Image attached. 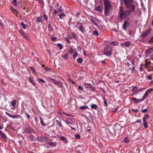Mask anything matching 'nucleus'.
<instances>
[{"mask_svg":"<svg viewBox=\"0 0 153 153\" xmlns=\"http://www.w3.org/2000/svg\"><path fill=\"white\" fill-rule=\"evenodd\" d=\"M56 142H54V143L50 142L49 143V144L52 147H54L56 146Z\"/></svg>","mask_w":153,"mask_h":153,"instance_id":"17","label":"nucleus"},{"mask_svg":"<svg viewBox=\"0 0 153 153\" xmlns=\"http://www.w3.org/2000/svg\"><path fill=\"white\" fill-rule=\"evenodd\" d=\"M149 43H151L153 42V36L152 37L151 39L149 40Z\"/></svg>","mask_w":153,"mask_h":153,"instance_id":"56","label":"nucleus"},{"mask_svg":"<svg viewBox=\"0 0 153 153\" xmlns=\"http://www.w3.org/2000/svg\"><path fill=\"white\" fill-rule=\"evenodd\" d=\"M77 53L76 52L73 54V56L74 58H75L77 56Z\"/></svg>","mask_w":153,"mask_h":153,"instance_id":"42","label":"nucleus"},{"mask_svg":"<svg viewBox=\"0 0 153 153\" xmlns=\"http://www.w3.org/2000/svg\"><path fill=\"white\" fill-rule=\"evenodd\" d=\"M38 81H40L42 82H43V83L45 82V81L44 80H43V79H39Z\"/></svg>","mask_w":153,"mask_h":153,"instance_id":"58","label":"nucleus"},{"mask_svg":"<svg viewBox=\"0 0 153 153\" xmlns=\"http://www.w3.org/2000/svg\"><path fill=\"white\" fill-rule=\"evenodd\" d=\"M147 34L145 32H144L143 33V34H142L141 35V36H142L143 37V38H144L146 36H147Z\"/></svg>","mask_w":153,"mask_h":153,"instance_id":"51","label":"nucleus"},{"mask_svg":"<svg viewBox=\"0 0 153 153\" xmlns=\"http://www.w3.org/2000/svg\"><path fill=\"white\" fill-rule=\"evenodd\" d=\"M130 14V10H125L124 7L122 6L120 7L118 17L120 20H122L125 19H129L128 17Z\"/></svg>","mask_w":153,"mask_h":153,"instance_id":"1","label":"nucleus"},{"mask_svg":"<svg viewBox=\"0 0 153 153\" xmlns=\"http://www.w3.org/2000/svg\"><path fill=\"white\" fill-rule=\"evenodd\" d=\"M150 64H151L150 62H147L146 64V68H147V67L149 66L150 65Z\"/></svg>","mask_w":153,"mask_h":153,"instance_id":"57","label":"nucleus"},{"mask_svg":"<svg viewBox=\"0 0 153 153\" xmlns=\"http://www.w3.org/2000/svg\"><path fill=\"white\" fill-rule=\"evenodd\" d=\"M148 96L145 94L142 98L141 99V101H143Z\"/></svg>","mask_w":153,"mask_h":153,"instance_id":"32","label":"nucleus"},{"mask_svg":"<svg viewBox=\"0 0 153 153\" xmlns=\"http://www.w3.org/2000/svg\"><path fill=\"white\" fill-rule=\"evenodd\" d=\"M60 138L61 140L64 141L65 143H67L68 142L67 138L64 136L62 135H61Z\"/></svg>","mask_w":153,"mask_h":153,"instance_id":"15","label":"nucleus"},{"mask_svg":"<svg viewBox=\"0 0 153 153\" xmlns=\"http://www.w3.org/2000/svg\"><path fill=\"white\" fill-rule=\"evenodd\" d=\"M58 86L60 87L61 88H63V86L61 82H60V84Z\"/></svg>","mask_w":153,"mask_h":153,"instance_id":"61","label":"nucleus"},{"mask_svg":"<svg viewBox=\"0 0 153 153\" xmlns=\"http://www.w3.org/2000/svg\"><path fill=\"white\" fill-rule=\"evenodd\" d=\"M11 9L12 11L13 12L15 13H17V11H16V9L14 7H12L11 8Z\"/></svg>","mask_w":153,"mask_h":153,"instance_id":"29","label":"nucleus"},{"mask_svg":"<svg viewBox=\"0 0 153 153\" xmlns=\"http://www.w3.org/2000/svg\"><path fill=\"white\" fill-rule=\"evenodd\" d=\"M149 118V117L148 115H145L143 118V120L146 121V119H148Z\"/></svg>","mask_w":153,"mask_h":153,"instance_id":"24","label":"nucleus"},{"mask_svg":"<svg viewBox=\"0 0 153 153\" xmlns=\"http://www.w3.org/2000/svg\"><path fill=\"white\" fill-rule=\"evenodd\" d=\"M126 7H130L132 4L133 0H124Z\"/></svg>","mask_w":153,"mask_h":153,"instance_id":"8","label":"nucleus"},{"mask_svg":"<svg viewBox=\"0 0 153 153\" xmlns=\"http://www.w3.org/2000/svg\"><path fill=\"white\" fill-rule=\"evenodd\" d=\"M28 128L24 127L23 129V130L26 133L28 134H31V131L30 129V128L28 125Z\"/></svg>","mask_w":153,"mask_h":153,"instance_id":"11","label":"nucleus"},{"mask_svg":"<svg viewBox=\"0 0 153 153\" xmlns=\"http://www.w3.org/2000/svg\"><path fill=\"white\" fill-rule=\"evenodd\" d=\"M43 17L44 19L46 20L47 21L48 19V17L45 14H44L43 15Z\"/></svg>","mask_w":153,"mask_h":153,"instance_id":"43","label":"nucleus"},{"mask_svg":"<svg viewBox=\"0 0 153 153\" xmlns=\"http://www.w3.org/2000/svg\"><path fill=\"white\" fill-rule=\"evenodd\" d=\"M76 27L78 28L79 30L82 32L83 33V29H84L83 25L82 23H80L78 22H77L76 24Z\"/></svg>","mask_w":153,"mask_h":153,"instance_id":"5","label":"nucleus"},{"mask_svg":"<svg viewBox=\"0 0 153 153\" xmlns=\"http://www.w3.org/2000/svg\"><path fill=\"white\" fill-rule=\"evenodd\" d=\"M68 53L62 56V57L64 58L65 59H66L68 58Z\"/></svg>","mask_w":153,"mask_h":153,"instance_id":"33","label":"nucleus"},{"mask_svg":"<svg viewBox=\"0 0 153 153\" xmlns=\"http://www.w3.org/2000/svg\"><path fill=\"white\" fill-rule=\"evenodd\" d=\"M25 114L27 116V117L28 119H29L30 117V115L29 114H27V113H26V112L25 113Z\"/></svg>","mask_w":153,"mask_h":153,"instance_id":"55","label":"nucleus"},{"mask_svg":"<svg viewBox=\"0 0 153 153\" xmlns=\"http://www.w3.org/2000/svg\"><path fill=\"white\" fill-rule=\"evenodd\" d=\"M143 126L145 128L148 127L147 122L146 121L143 120Z\"/></svg>","mask_w":153,"mask_h":153,"instance_id":"22","label":"nucleus"},{"mask_svg":"<svg viewBox=\"0 0 153 153\" xmlns=\"http://www.w3.org/2000/svg\"><path fill=\"white\" fill-rule=\"evenodd\" d=\"M103 100L104 101V104L106 106H108V104H107V101L104 98L103 99Z\"/></svg>","mask_w":153,"mask_h":153,"instance_id":"49","label":"nucleus"},{"mask_svg":"<svg viewBox=\"0 0 153 153\" xmlns=\"http://www.w3.org/2000/svg\"><path fill=\"white\" fill-rule=\"evenodd\" d=\"M44 69H45V70L46 71V72H48L50 71V68H48L47 67H45V68Z\"/></svg>","mask_w":153,"mask_h":153,"instance_id":"47","label":"nucleus"},{"mask_svg":"<svg viewBox=\"0 0 153 153\" xmlns=\"http://www.w3.org/2000/svg\"><path fill=\"white\" fill-rule=\"evenodd\" d=\"M131 43L129 41H126L124 43V45L126 47H128L131 45Z\"/></svg>","mask_w":153,"mask_h":153,"instance_id":"18","label":"nucleus"},{"mask_svg":"<svg viewBox=\"0 0 153 153\" xmlns=\"http://www.w3.org/2000/svg\"><path fill=\"white\" fill-rule=\"evenodd\" d=\"M132 110L135 113H136V112H137L138 111V109H132Z\"/></svg>","mask_w":153,"mask_h":153,"instance_id":"60","label":"nucleus"},{"mask_svg":"<svg viewBox=\"0 0 153 153\" xmlns=\"http://www.w3.org/2000/svg\"><path fill=\"white\" fill-rule=\"evenodd\" d=\"M78 88L79 89V90H80L81 91H82L83 90L82 88V87L81 86H78Z\"/></svg>","mask_w":153,"mask_h":153,"instance_id":"62","label":"nucleus"},{"mask_svg":"<svg viewBox=\"0 0 153 153\" xmlns=\"http://www.w3.org/2000/svg\"><path fill=\"white\" fill-rule=\"evenodd\" d=\"M21 25L24 29H26V26L23 22H21Z\"/></svg>","mask_w":153,"mask_h":153,"instance_id":"27","label":"nucleus"},{"mask_svg":"<svg viewBox=\"0 0 153 153\" xmlns=\"http://www.w3.org/2000/svg\"><path fill=\"white\" fill-rule=\"evenodd\" d=\"M75 137L76 139H79L80 138V135L79 134H75Z\"/></svg>","mask_w":153,"mask_h":153,"instance_id":"30","label":"nucleus"},{"mask_svg":"<svg viewBox=\"0 0 153 153\" xmlns=\"http://www.w3.org/2000/svg\"><path fill=\"white\" fill-rule=\"evenodd\" d=\"M74 52V50L72 49V48H71L68 51L69 53L71 54L72 53Z\"/></svg>","mask_w":153,"mask_h":153,"instance_id":"46","label":"nucleus"},{"mask_svg":"<svg viewBox=\"0 0 153 153\" xmlns=\"http://www.w3.org/2000/svg\"><path fill=\"white\" fill-rule=\"evenodd\" d=\"M147 90H148V91L150 92L153 91V89L152 88H149Z\"/></svg>","mask_w":153,"mask_h":153,"instance_id":"63","label":"nucleus"},{"mask_svg":"<svg viewBox=\"0 0 153 153\" xmlns=\"http://www.w3.org/2000/svg\"><path fill=\"white\" fill-rule=\"evenodd\" d=\"M148 79L149 80H151L152 79V76L151 75H149L148 76Z\"/></svg>","mask_w":153,"mask_h":153,"instance_id":"64","label":"nucleus"},{"mask_svg":"<svg viewBox=\"0 0 153 153\" xmlns=\"http://www.w3.org/2000/svg\"><path fill=\"white\" fill-rule=\"evenodd\" d=\"M12 3L14 6H16L17 5V2L16 0H13Z\"/></svg>","mask_w":153,"mask_h":153,"instance_id":"45","label":"nucleus"},{"mask_svg":"<svg viewBox=\"0 0 153 153\" xmlns=\"http://www.w3.org/2000/svg\"><path fill=\"white\" fill-rule=\"evenodd\" d=\"M136 122L137 123H141L142 122V120L141 119L137 120Z\"/></svg>","mask_w":153,"mask_h":153,"instance_id":"59","label":"nucleus"},{"mask_svg":"<svg viewBox=\"0 0 153 153\" xmlns=\"http://www.w3.org/2000/svg\"><path fill=\"white\" fill-rule=\"evenodd\" d=\"M29 138L31 141H33L34 140L33 136L32 135H30Z\"/></svg>","mask_w":153,"mask_h":153,"instance_id":"37","label":"nucleus"},{"mask_svg":"<svg viewBox=\"0 0 153 153\" xmlns=\"http://www.w3.org/2000/svg\"><path fill=\"white\" fill-rule=\"evenodd\" d=\"M77 49L80 52H81V48L80 46H77Z\"/></svg>","mask_w":153,"mask_h":153,"instance_id":"44","label":"nucleus"},{"mask_svg":"<svg viewBox=\"0 0 153 153\" xmlns=\"http://www.w3.org/2000/svg\"><path fill=\"white\" fill-rule=\"evenodd\" d=\"M148 111V109L146 108L144 109L141 111V112L143 113L146 112Z\"/></svg>","mask_w":153,"mask_h":153,"instance_id":"52","label":"nucleus"},{"mask_svg":"<svg viewBox=\"0 0 153 153\" xmlns=\"http://www.w3.org/2000/svg\"><path fill=\"white\" fill-rule=\"evenodd\" d=\"M30 69L32 71H33L34 73H35V69H34V68L33 67H30Z\"/></svg>","mask_w":153,"mask_h":153,"instance_id":"50","label":"nucleus"},{"mask_svg":"<svg viewBox=\"0 0 153 153\" xmlns=\"http://www.w3.org/2000/svg\"><path fill=\"white\" fill-rule=\"evenodd\" d=\"M59 12L61 13L62 12V8L61 7H60L58 9Z\"/></svg>","mask_w":153,"mask_h":153,"instance_id":"53","label":"nucleus"},{"mask_svg":"<svg viewBox=\"0 0 153 153\" xmlns=\"http://www.w3.org/2000/svg\"><path fill=\"white\" fill-rule=\"evenodd\" d=\"M137 86H135L134 87V88L132 89V91H135V92H136V91L137 90Z\"/></svg>","mask_w":153,"mask_h":153,"instance_id":"54","label":"nucleus"},{"mask_svg":"<svg viewBox=\"0 0 153 153\" xmlns=\"http://www.w3.org/2000/svg\"><path fill=\"white\" fill-rule=\"evenodd\" d=\"M50 141L49 139L45 137H40V138L38 139V141L42 142H48Z\"/></svg>","mask_w":153,"mask_h":153,"instance_id":"6","label":"nucleus"},{"mask_svg":"<svg viewBox=\"0 0 153 153\" xmlns=\"http://www.w3.org/2000/svg\"><path fill=\"white\" fill-rule=\"evenodd\" d=\"M65 16V14L64 13H63L61 14H59V16L61 19H62V16Z\"/></svg>","mask_w":153,"mask_h":153,"instance_id":"31","label":"nucleus"},{"mask_svg":"<svg viewBox=\"0 0 153 153\" xmlns=\"http://www.w3.org/2000/svg\"><path fill=\"white\" fill-rule=\"evenodd\" d=\"M104 4L105 5V15L108 14L110 10L111 5L110 2L108 0H104Z\"/></svg>","mask_w":153,"mask_h":153,"instance_id":"2","label":"nucleus"},{"mask_svg":"<svg viewBox=\"0 0 153 153\" xmlns=\"http://www.w3.org/2000/svg\"><path fill=\"white\" fill-rule=\"evenodd\" d=\"M111 44L112 45L116 46L118 45V43L117 42L113 41L111 42Z\"/></svg>","mask_w":153,"mask_h":153,"instance_id":"25","label":"nucleus"},{"mask_svg":"<svg viewBox=\"0 0 153 153\" xmlns=\"http://www.w3.org/2000/svg\"><path fill=\"white\" fill-rule=\"evenodd\" d=\"M48 29L49 30L51 31L53 30L52 27L51 26L50 24V23L48 25Z\"/></svg>","mask_w":153,"mask_h":153,"instance_id":"36","label":"nucleus"},{"mask_svg":"<svg viewBox=\"0 0 153 153\" xmlns=\"http://www.w3.org/2000/svg\"><path fill=\"white\" fill-rule=\"evenodd\" d=\"M24 37L27 39L28 40L29 39V36L28 35L24 34L23 35Z\"/></svg>","mask_w":153,"mask_h":153,"instance_id":"40","label":"nucleus"},{"mask_svg":"<svg viewBox=\"0 0 153 153\" xmlns=\"http://www.w3.org/2000/svg\"><path fill=\"white\" fill-rule=\"evenodd\" d=\"M10 103L13 107H15L16 104V101L15 100L12 101Z\"/></svg>","mask_w":153,"mask_h":153,"instance_id":"26","label":"nucleus"},{"mask_svg":"<svg viewBox=\"0 0 153 153\" xmlns=\"http://www.w3.org/2000/svg\"><path fill=\"white\" fill-rule=\"evenodd\" d=\"M90 21L98 27H99L100 29L101 30H102L103 29V25H100V27H99L98 26V24L100 23V21L98 19L95 17H92V18L90 19Z\"/></svg>","mask_w":153,"mask_h":153,"instance_id":"3","label":"nucleus"},{"mask_svg":"<svg viewBox=\"0 0 153 153\" xmlns=\"http://www.w3.org/2000/svg\"><path fill=\"white\" fill-rule=\"evenodd\" d=\"M56 122L57 123V125H58L60 127H62V125L59 122V121L57 120H56Z\"/></svg>","mask_w":153,"mask_h":153,"instance_id":"41","label":"nucleus"},{"mask_svg":"<svg viewBox=\"0 0 153 153\" xmlns=\"http://www.w3.org/2000/svg\"><path fill=\"white\" fill-rule=\"evenodd\" d=\"M153 52V48H151L147 49L146 51V54H150Z\"/></svg>","mask_w":153,"mask_h":153,"instance_id":"13","label":"nucleus"},{"mask_svg":"<svg viewBox=\"0 0 153 153\" xmlns=\"http://www.w3.org/2000/svg\"><path fill=\"white\" fill-rule=\"evenodd\" d=\"M97 106L96 104H94L91 105V108L93 109H94L95 110H97Z\"/></svg>","mask_w":153,"mask_h":153,"instance_id":"21","label":"nucleus"},{"mask_svg":"<svg viewBox=\"0 0 153 153\" xmlns=\"http://www.w3.org/2000/svg\"><path fill=\"white\" fill-rule=\"evenodd\" d=\"M112 51L111 48H110L108 47H105L103 51V54L106 56H110L112 53Z\"/></svg>","mask_w":153,"mask_h":153,"instance_id":"4","label":"nucleus"},{"mask_svg":"<svg viewBox=\"0 0 153 153\" xmlns=\"http://www.w3.org/2000/svg\"><path fill=\"white\" fill-rule=\"evenodd\" d=\"M5 113L6 115H7L10 117L12 118L13 119L18 118L20 117V116L19 115H12V114H11L8 113L7 112H6Z\"/></svg>","mask_w":153,"mask_h":153,"instance_id":"10","label":"nucleus"},{"mask_svg":"<svg viewBox=\"0 0 153 153\" xmlns=\"http://www.w3.org/2000/svg\"><path fill=\"white\" fill-rule=\"evenodd\" d=\"M128 20H125L123 24V28L125 31L126 30L127 27H128L130 25Z\"/></svg>","mask_w":153,"mask_h":153,"instance_id":"9","label":"nucleus"},{"mask_svg":"<svg viewBox=\"0 0 153 153\" xmlns=\"http://www.w3.org/2000/svg\"><path fill=\"white\" fill-rule=\"evenodd\" d=\"M102 9V6L99 5L95 8V10L97 11H100Z\"/></svg>","mask_w":153,"mask_h":153,"instance_id":"16","label":"nucleus"},{"mask_svg":"<svg viewBox=\"0 0 153 153\" xmlns=\"http://www.w3.org/2000/svg\"><path fill=\"white\" fill-rule=\"evenodd\" d=\"M83 61V59L81 58H78L77 59V62L79 63H81Z\"/></svg>","mask_w":153,"mask_h":153,"instance_id":"20","label":"nucleus"},{"mask_svg":"<svg viewBox=\"0 0 153 153\" xmlns=\"http://www.w3.org/2000/svg\"><path fill=\"white\" fill-rule=\"evenodd\" d=\"M127 8L128 9V10H130L131 12H134L135 9V6L134 4H132V5H131L130 7Z\"/></svg>","mask_w":153,"mask_h":153,"instance_id":"12","label":"nucleus"},{"mask_svg":"<svg viewBox=\"0 0 153 153\" xmlns=\"http://www.w3.org/2000/svg\"><path fill=\"white\" fill-rule=\"evenodd\" d=\"M61 82V81H54V83L56 85H57V86H58L60 84V82Z\"/></svg>","mask_w":153,"mask_h":153,"instance_id":"35","label":"nucleus"},{"mask_svg":"<svg viewBox=\"0 0 153 153\" xmlns=\"http://www.w3.org/2000/svg\"><path fill=\"white\" fill-rule=\"evenodd\" d=\"M124 141L126 143H128L129 142V140L126 138L124 139Z\"/></svg>","mask_w":153,"mask_h":153,"instance_id":"48","label":"nucleus"},{"mask_svg":"<svg viewBox=\"0 0 153 153\" xmlns=\"http://www.w3.org/2000/svg\"><path fill=\"white\" fill-rule=\"evenodd\" d=\"M0 132H1V137L3 138H5L6 137L5 134L3 133V132L1 131H0Z\"/></svg>","mask_w":153,"mask_h":153,"instance_id":"28","label":"nucleus"},{"mask_svg":"<svg viewBox=\"0 0 153 153\" xmlns=\"http://www.w3.org/2000/svg\"><path fill=\"white\" fill-rule=\"evenodd\" d=\"M57 46L59 48V49H62L63 48L61 44L59 43L57 44Z\"/></svg>","mask_w":153,"mask_h":153,"instance_id":"34","label":"nucleus"},{"mask_svg":"<svg viewBox=\"0 0 153 153\" xmlns=\"http://www.w3.org/2000/svg\"><path fill=\"white\" fill-rule=\"evenodd\" d=\"M37 22L40 23L41 22L42 20L41 18L39 17H37Z\"/></svg>","mask_w":153,"mask_h":153,"instance_id":"38","label":"nucleus"},{"mask_svg":"<svg viewBox=\"0 0 153 153\" xmlns=\"http://www.w3.org/2000/svg\"><path fill=\"white\" fill-rule=\"evenodd\" d=\"M132 101H134L135 103H137L141 102V100L137 99L136 98H132L131 99Z\"/></svg>","mask_w":153,"mask_h":153,"instance_id":"14","label":"nucleus"},{"mask_svg":"<svg viewBox=\"0 0 153 153\" xmlns=\"http://www.w3.org/2000/svg\"><path fill=\"white\" fill-rule=\"evenodd\" d=\"M93 34L94 35H95L96 36H97L98 35V32L97 31L95 30L93 32Z\"/></svg>","mask_w":153,"mask_h":153,"instance_id":"39","label":"nucleus"},{"mask_svg":"<svg viewBox=\"0 0 153 153\" xmlns=\"http://www.w3.org/2000/svg\"><path fill=\"white\" fill-rule=\"evenodd\" d=\"M88 106L87 105L84 106H82L80 107L79 108V109H81L82 110H84L85 109L88 108Z\"/></svg>","mask_w":153,"mask_h":153,"instance_id":"23","label":"nucleus"},{"mask_svg":"<svg viewBox=\"0 0 153 153\" xmlns=\"http://www.w3.org/2000/svg\"><path fill=\"white\" fill-rule=\"evenodd\" d=\"M65 123L68 125L72 124L75 122V120L74 119H67L65 121Z\"/></svg>","mask_w":153,"mask_h":153,"instance_id":"7","label":"nucleus"},{"mask_svg":"<svg viewBox=\"0 0 153 153\" xmlns=\"http://www.w3.org/2000/svg\"><path fill=\"white\" fill-rule=\"evenodd\" d=\"M39 119L40 121V123L41 124V125L43 126H45V124L43 122V119L41 117H40Z\"/></svg>","mask_w":153,"mask_h":153,"instance_id":"19","label":"nucleus"}]
</instances>
